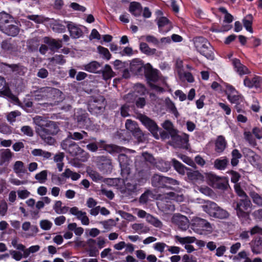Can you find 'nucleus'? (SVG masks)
Returning <instances> with one entry per match:
<instances>
[{
	"label": "nucleus",
	"instance_id": "f257e3e1",
	"mask_svg": "<svg viewBox=\"0 0 262 262\" xmlns=\"http://www.w3.org/2000/svg\"><path fill=\"white\" fill-rule=\"evenodd\" d=\"M33 123L35 125L36 134L44 142L50 145H54L55 140L52 136L56 135L59 130L57 123L40 116L33 117Z\"/></svg>",
	"mask_w": 262,
	"mask_h": 262
},
{
	"label": "nucleus",
	"instance_id": "f03ea898",
	"mask_svg": "<svg viewBox=\"0 0 262 262\" xmlns=\"http://www.w3.org/2000/svg\"><path fill=\"white\" fill-rule=\"evenodd\" d=\"M130 68L133 71L138 72H140L142 68H144L145 76L150 87L157 92L163 91L162 88L153 83L159 80L160 76L159 71L154 69L149 63L144 65L141 60L135 59L130 63Z\"/></svg>",
	"mask_w": 262,
	"mask_h": 262
},
{
	"label": "nucleus",
	"instance_id": "7ed1b4c3",
	"mask_svg": "<svg viewBox=\"0 0 262 262\" xmlns=\"http://www.w3.org/2000/svg\"><path fill=\"white\" fill-rule=\"evenodd\" d=\"M164 198L165 200L158 202L157 206L162 211L166 213L173 212L175 210L174 206L171 202H169L167 200H174L179 202H181L184 200L183 194H178L174 192H170L164 194Z\"/></svg>",
	"mask_w": 262,
	"mask_h": 262
},
{
	"label": "nucleus",
	"instance_id": "20e7f679",
	"mask_svg": "<svg viewBox=\"0 0 262 262\" xmlns=\"http://www.w3.org/2000/svg\"><path fill=\"white\" fill-rule=\"evenodd\" d=\"M203 210L210 216L220 219H226L229 216V213L225 209L219 206L215 203L205 201L202 206Z\"/></svg>",
	"mask_w": 262,
	"mask_h": 262
},
{
	"label": "nucleus",
	"instance_id": "39448f33",
	"mask_svg": "<svg viewBox=\"0 0 262 262\" xmlns=\"http://www.w3.org/2000/svg\"><path fill=\"white\" fill-rule=\"evenodd\" d=\"M193 43L196 50L202 55L207 59H213L212 48L206 39L202 37H195L193 39Z\"/></svg>",
	"mask_w": 262,
	"mask_h": 262
},
{
	"label": "nucleus",
	"instance_id": "423d86ee",
	"mask_svg": "<svg viewBox=\"0 0 262 262\" xmlns=\"http://www.w3.org/2000/svg\"><path fill=\"white\" fill-rule=\"evenodd\" d=\"M141 161H136L135 166L139 177L147 178L148 177V166L147 162L153 163L154 159L152 155L147 152H144L140 157Z\"/></svg>",
	"mask_w": 262,
	"mask_h": 262
},
{
	"label": "nucleus",
	"instance_id": "0eeeda50",
	"mask_svg": "<svg viewBox=\"0 0 262 262\" xmlns=\"http://www.w3.org/2000/svg\"><path fill=\"white\" fill-rule=\"evenodd\" d=\"M233 206L239 218H246L248 216L247 210L250 207L251 202L248 198L243 199L238 202H234Z\"/></svg>",
	"mask_w": 262,
	"mask_h": 262
},
{
	"label": "nucleus",
	"instance_id": "6e6552de",
	"mask_svg": "<svg viewBox=\"0 0 262 262\" xmlns=\"http://www.w3.org/2000/svg\"><path fill=\"white\" fill-rule=\"evenodd\" d=\"M138 119L146 128L157 139H159V127L156 122L149 118L143 115H139Z\"/></svg>",
	"mask_w": 262,
	"mask_h": 262
},
{
	"label": "nucleus",
	"instance_id": "1a4fd4ad",
	"mask_svg": "<svg viewBox=\"0 0 262 262\" xmlns=\"http://www.w3.org/2000/svg\"><path fill=\"white\" fill-rule=\"evenodd\" d=\"M171 222L182 231H186L189 227L190 223L188 218L179 213L173 214Z\"/></svg>",
	"mask_w": 262,
	"mask_h": 262
},
{
	"label": "nucleus",
	"instance_id": "9d476101",
	"mask_svg": "<svg viewBox=\"0 0 262 262\" xmlns=\"http://www.w3.org/2000/svg\"><path fill=\"white\" fill-rule=\"evenodd\" d=\"M58 90L51 87L41 88L34 93L35 99L40 100L50 96L53 94H60Z\"/></svg>",
	"mask_w": 262,
	"mask_h": 262
},
{
	"label": "nucleus",
	"instance_id": "9b49d317",
	"mask_svg": "<svg viewBox=\"0 0 262 262\" xmlns=\"http://www.w3.org/2000/svg\"><path fill=\"white\" fill-rule=\"evenodd\" d=\"M171 137L172 145L176 147H185L188 142V136L185 134L180 136L176 133H173Z\"/></svg>",
	"mask_w": 262,
	"mask_h": 262
},
{
	"label": "nucleus",
	"instance_id": "f8f14e48",
	"mask_svg": "<svg viewBox=\"0 0 262 262\" xmlns=\"http://www.w3.org/2000/svg\"><path fill=\"white\" fill-rule=\"evenodd\" d=\"M70 213L75 216L76 218L81 221V223L83 225H89L90 220L86 215L85 212L79 210L77 207H73L70 208Z\"/></svg>",
	"mask_w": 262,
	"mask_h": 262
},
{
	"label": "nucleus",
	"instance_id": "ddd939ff",
	"mask_svg": "<svg viewBox=\"0 0 262 262\" xmlns=\"http://www.w3.org/2000/svg\"><path fill=\"white\" fill-rule=\"evenodd\" d=\"M193 226L195 227L194 230L197 232L199 230L201 231H209L210 232L212 230V227L209 223H208L205 220L196 218L194 220ZM200 234H202V232H199Z\"/></svg>",
	"mask_w": 262,
	"mask_h": 262
},
{
	"label": "nucleus",
	"instance_id": "4468645a",
	"mask_svg": "<svg viewBox=\"0 0 262 262\" xmlns=\"http://www.w3.org/2000/svg\"><path fill=\"white\" fill-rule=\"evenodd\" d=\"M246 157L249 162L254 167L260 169L262 168V159L251 149H248Z\"/></svg>",
	"mask_w": 262,
	"mask_h": 262
},
{
	"label": "nucleus",
	"instance_id": "2eb2a0df",
	"mask_svg": "<svg viewBox=\"0 0 262 262\" xmlns=\"http://www.w3.org/2000/svg\"><path fill=\"white\" fill-rule=\"evenodd\" d=\"M21 228L24 231V236L26 238L35 236L39 231L37 226L32 225L30 222L28 221L23 223Z\"/></svg>",
	"mask_w": 262,
	"mask_h": 262
},
{
	"label": "nucleus",
	"instance_id": "dca6fc26",
	"mask_svg": "<svg viewBox=\"0 0 262 262\" xmlns=\"http://www.w3.org/2000/svg\"><path fill=\"white\" fill-rule=\"evenodd\" d=\"M226 94L227 95V98L232 103H238L241 98V95L235 90V89L230 85H228L226 89Z\"/></svg>",
	"mask_w": 262,
	"mask_h": 262
},
{
	"label": "nucleus",
	"instance_id": "f3484780",
	"mask_svg": "<svg viewBox=\"0 0 262 262\" xmlns=\"http://www.w3.org/2000/svg\"><path fill=\"white\" fill-rule=\"evenodd\" d=\"M104 98L100 96L98 99H94L89 103V109L90 111L96 113H99L105 106Z\"/></svg>",
	"mask_w": 262,
	"mask_h": 262
},
{
	"label": "nucleus",
	"instance_id": "a211bd4d",
	"mask_svg": "<svg viewBox=\"0 0 262 262\" xmlns=\"http://www.w3.org/2000/svg\"><path fill=\"white\" fill-rule=\"evenodd\" d=\"M70 36L73 38H79L83 35L82 30L75 24L71 21H66Z\"/></svg>",
	"mask_w": 262,
	"mask_h": 262
},
{
	"label": "nucleus",
	"instance_id": "6ab92c4d",
	"mask_svg": "<svg viewBox=\"0 0 262 262\" xmlns=\"http://www.w3.org/2000/svg\"><path fill=\"white\" fill-rule=\"evenodd\" d=\"M157 24L159 32L163 34L167 33L172 28V24L165 17H160Z\"/></svg>",
	"mask_w": 262,
	"mask_h": 262
},
{
	"label": "nucleus",
	"instance_id": "aec40b11",
	"mask_svg": "<svg viewBox=\"0 0 262 262\" xmlns=\"http://www.w3.org/2000/svg\"><path fill=\"white\" fill-rule=\"evenodd\" d=\"M98 166L100 170L103 173L111 172L113 169L111 160L103 156L99 158Z\"/></svg>",
	"mask_w": 262,
	"mask_h": 262
},
{
	"label": "nucleus",
	"instance_id": "412c9836",
	"mask_svg": "<svg viewBox=\"0 0 262 262\" xmlns=\"http://www.w3.org/2000/svg\"><path fill=\"white\" fill-rule=\"evenodd\" d=\"M262 78L258 76H254L252 78L246 77L244 80V84L249 88L253 87L258 88L260 86Z\"/></svg>",
	"mask_w": 262,
	"mask_h": 262
},
{
	"label": "nucleus",
	"instance_id": "4be33fe9",
	"mask_svg": "<svg viewBox=\"0 0 262 262\" xmlns=\"http://www.w3.org/2000/svg\"><path fill=\"white\" fill-rule=\"evenodd\" d=\"M13 170L14 172L20 178L25 174L28 173L25 164L21 161H16L14 162L13 165Z\"/></svg>",
	"mask_w": 262,
	"mask_h": 262
},
{
	"label": "nucleus",
	"instance_id": "5701e85b",
	"mask_svg": "<svg viewBox=\"0 0 262 262\" xmlns=\"http://www.w3.org/2000/svg\"><path fill=\"white\" fill-rule=\"evenodd\" d=\"M125 127L127 130L132 133L134 136L140 137L142 134L136 122L132 120L127 119L126 121Z\"/></svg>",
	"mask_w": 262,
	"mask_h": 262
},
{
	"label": "nucleus",
	"instance_id": "b1692460",
	"mask_svg": "<svg viewBox=\"0 0 262 262\" xmlns=\"http://www.w3.org/2000/svg\"><path fill=\"white\" fill-rule=\"evenodd\" d=\"M187 178L194 183H200L205 180V177L198 171H188Z\"/></svg>",
	"mask_w": 262,
	"mask_h": 262
},
{
	"label": "nucleus",
	"instance_id": "393cba45",
	"mask_svg": "<svg viewBox=\"0 0 262 262\" xmlns=\"http://www.w3.org/2000/svg\"><path fill=\"white\" fill-rule=\"evenodd\" d=\"M232 64L233 65L235 71L241 76L243 75L248 74L250 73L248 68L242 64L239 60L237 59H234L232 60Z\"/></svg>",
	"mask_w": 262,
	"mask_h": 262
},
{
	"label": "nucleus",
	"instance_id": "a878e982",
	"mask_svg": "<svg viewBox=\"0 0 262 262\" xmlns=\"http://www.w3.org/2000/svg\"><path fill=\"white\" fill-rule=\"evenodd\" d=\"M101 64L97 61H94L82 66L81 69L91 73H98L100 71Z\"/></svg>",
	"mask_w": 262,
	"mask_h": 262
},
{
	"label": "nucleus",
	"instance_id": "bb28decb",
	"mask_svg": "<svg viewBox=\"0 0 262 262\" xmlns=\"http://www.w3.org/2000/svg\"><path fill=\"white\" fill-rule=\"evenodd\" d=\"M130 228L134 233L139 234H145L150 231L149 228L143 223H134L130 225Z\"/></svg>",
	"mask_w": 262,
	"mask_h": 262
},
{
	"label": "nucleus",
	"instance_id": "cd10ccee",
	"mask_svg": "<svg viewBox=\"0 0 262 262\" xmlns=\"http://www.w3.org/2000/svg\"><path fill=\"white\" fill-rule=\"evenodd\" d=\"M250 245L252 252L256 254H259L262 251V237H255Z\"/></svg>",
	"mask_w": 262,
	"mask_h": 262
},
{
	"label": "nucleus",
	"instance_id": "c85d7f7f",
	"mask_svg": "<svg viewBox=\"0 0 262 262\" xmlns=\"http://www.w3.org/2000/svg\"><path fill=\"white\" fill-rule=\"evenodd\" d=\"M14 18L9 14L4 12L0 13V28L2 30L3 27L7 26L9 23H14Z\"/></svg>",
	"mask_w": 262,
	"mask_h": 262
},
{
	"label": "nucleus",
	"instance_id": "c756f323",
	"mask_svg": "<svg viewBox=\"0 0 262 262\" xmlns=\"http://www.w3.org/2000/svg\"><path fill=\"white\" fill-rule=\"evenodd\" d=\"M167 178L159 174H155L151 179L152 185L156 187H163L165 186V182Z\"/></svg>",
	"mask_w": 262,
	"mask_h": 262
},
{
	"label": "nucleus",
	"instance_id": "7c9ffc66",
	"mask_svg": "<svg viewBox=\"0 0 262 262\" xmlns=\"http://www.w3.org/2000/svg\"><path fill=\"white\" fill-rule=\"evenodd\" d=\"M227 142L222 136H219L215 143V150L218 153H222L226 148Z\"/></svg>",
	"mask_w": 262,
	"mask_h": 262
},
{
	"label": "nucleus",
	"instance_id": "2f4dec72",
	"mask_svg": "<svg viewBox=\"0 0 262 262\" xmlns=\"http://www.w3.org/2000/svg\"><path fill=\"white\" fill-rule=\"evenodd\" d=\"M4 33L9 36H16L19 31L18 27L13 24L8 25L5 27H3L1 30Z\"/></svg>",
	"mask_w": 262,
	"mask_h": 262
},
{
	"label": "nucleus",
	"instance_id": "473e14b6",
	"mask_svg": "<svg viewBox=\"0 0 262 262\" xmlns=\"http://www.w3.org/2000/svg\"><path fill=\"white\" fill-rule=\"evenodd\" d=\"M43 42L48 45L51 50L58 49L62 46L61 40H56L48 37L43 38Z\"/></svg>",
	"mask_w": 262,
	"mask_h": 262
},
{
	"label": "nucleus",
	"instance_id": "72a5a7b5",
	"mask_svg": "<svg viewBox=\"0 0 262 262\" xmlns=\"http://www.w3.org/2000/svg\"><path fill=\"white\" fill-rule=\"evenodd\" d=\"M228 164L229 161L228 159L224 157L216 159L214 162V166L216 169L222 170L226 168Z\"/></svg>",
	"mask_w": 262,
	"mask_h": 262
},
{
	"label": "nucleus",
	"instance_id": "f704fd0d",
	"mask_svg": "<svg viewBox=\"0 0 262 262\" xmlns=\"http://www.w3.org/2000/svg\"><path fill=\"white\" fill-rule=\"evenodd\" d=\"M13 153L9 149H2L0 150V159L2 162H8L12 158Z\"/></svg>",
	"mask_w": 262,
	"mask_h": 262
},
{
	"label": "nucleus",
	"instance_id": "c9c22d12",
	"mask_svg": "<svg viewBox=\"0 0 262 262\" xmlns=\"http://www.w3.org/2000/svg\"><path fill=\"white\" fill-rule=\"evenodd\" d=\"M53 208L55 212L59 214H65L70 210L68 207L62 206V203L61 201H55Z\"/></svg>",
	"mask_w": 262,
	"mask_h": 262
},
{
	"label": "nucleus",
	"instance_id": "e433bc0d",
	"mask_svg": "<svg viewBox=\"0 0 262 262\" xmlns=\"http://www.w3.org/2000/svg\"><path fill=\"white\" fill-rule=\"evenodd\" d=\"M77 120L78 124L81 127L88 128L91 125V121L84 113L82 114L80 116H77Z\"/></svg>",
	"mask_w": 262,
	"mask_h": 262
},
{
	"label": "nucleus",
	"instance_id": "4c0bfd02",
	"mask_svg": "<svg viewBox=\"0 0 262 262\" xmlns=\"http://www.w3.org/2000/svg\"><path fill=\"white\" fill-rule=\"evenodd\" d=\"M101 71L103 78L105 80L111 79L115 75V73L112 69V68L108 64L105 65Z\"/></svg>",
	"mask_w": 262,
	"mask_h": 262
},
{
	"label": "nucleus",
	"instance_id": "58836bf2",
	"mask_svg": "<svg viewBox=\"0 0 262 262\" xmlns=\"http://www.w3.org/2000/svg\"><path fill=\"white\" fill-rule=\"evenodd\" d=\"M61 176L64 177L66 179L71 178L72 181H77L81 177L79 173L72 171L69 168H66L64 172L61 173Z\"/></svg>",
	"mask_w": 262,
	"mask_h": 262
},
{
	"label": "nucleus",
	"instance_id": "ea45409f",
	"mask_svg": "<svg viewBox=\"0 0 262 262\" xmlns=\"http://www.w3.org/2000/svg\"><path fill=\"white\" fill-rule=\"evenodd\" d=\"M174 238L177 242H179L182 245L193 243L196 241V238L194 236L181 237L179 235H176Z\"/></svg>",
	"mask_w": 262,
	"mask_h": 262
},
{
	"label": "nucleus",
	"instance_id": "a19ab883",
	"mask_svg": "<svg viewBox=\"0 0 262 262\" xmlns=\"http://www.w3.org/2000/svg\"><path fill=\"white\" fill-rule=\"evenodd\" d=\"M86 173L92 180L95 182H99L103 180V177L98 172L91 168H88L86 169Z\"/></svg>",
	"mask_w": 262,
	"mask_h": 262
},
{
	"label": "nucleus",
	"instance_id": "79ce46f5",
	"mask_svg": "<svg viewBox=\"0 0 262 262\" xmlns=\"http://www.w3.org/2000/svg\"><path fill=\"white\" fill-rule=\"evenodd\" d=\"M130 12L136 16L140 15L142 9L140 5L136 2L132 3L129 6Z\"/></svg>",
	"mask_w": 262,
	"mask_h": 262
},
{
	"label": "nucleus",
	"instance_id": "37998d69",
	"mask_svg": "<svg viewBox=\"0 0 262 262\" xmlns=\"http://www.w3.org/2000/svg\"><path fill=\"white\" fill-rule=\"evenodd\" d=\"M253 19V17L252 15L251 14H248L246 15L243 20L244 27L248 31L251 33L252 32V24Z\"/></svg>",
	"mask_w": 262,
	"mask_h": 262
},
{
	"label": "nucleus",
	"instance_id": "c03bdc74",
	"mask_svg": "<svg viewBox=\"0 0 262 262\" xmlns=\"http://www.w3.org/2000/svg\"><path fill=\"white\" fill-rule=\"evenodd\" d=\"M87 244L90 249L89 250V255L90 256H96L98 254V251L95 249L94 247L96 244V241L93 239H90L88 241Z\"/></svg>",
	"mask_w": 262,
	"mask_h": 262
},
{
	"label": "nucleus",
	"instance_id": "a18cd8bd",
	"mask_svg": "<svg viewBox=\"0 0 262 262\" xmlns=\"http://www.w3.org/2000/svg\"><path fill=\"white\" fill-rule=\"evenodd\" d=\"M83 152V150L75 142H73L68 152L72 156H77L82 154Z\"/></svg>",
	"mask_w": 262,
	"mask_h": 262
},
{
	"label": "nucleus",
	"instance_id": "49530a36",
	"mask_svg": "<svg viewBox=\"0 0 262 262\" xmlns=\"http://www.w3.org/2000/svg\"><path fill=\"white\" fill-rule=\"evenodd\" d=\"M172 163L174 169L182 175L185 174L186 170H188L182 163L176 159H172Z\"/></svg>",
	"mask_w": 262,
	"mask_h": 262
},
{
	"label": "nucleus",
	"instance_id": "de8ad7c7",
	"mask_svg": "<svg viewBox=\"0 0 262 262\" xmlns=\"http://www.w3.org/2000/svg\"><path fill=\"white\" fill-rule=\"evenodd\" d=\"M97 51L102 58L107 60L110 59L111 57V54L107 48L99 46L97 47Z\"/></svg>",
	"mask_w": 262,
	"mask_h": 262
},
{
	"label": "nucleus",
	"instance_id": "09e8293b",
	"mask_svg": "<svg viewBox=\"0 0 262 262\" xmlns=\"http://www.w3.org/2000/svg\"><path fill=\"white\" fill-rule=\"evenodd\" d=\"M147 222L157 228H161L163 226L162 223L158 219L151 214L147 216Z\"/></svg>",
	"mask_w": 262,
	"mask_h": 262
},
{
	"label": "nucleus",
	"instance_id": "8fccbe9b",
	"mask_svg": "<svg viewBox=\"0 0 262 262\" xmlns=\"http://www.w3.org/2000/svg\"><path fill=\"white\" fill-rule=\"evenodd\" d=\"M231 155L232 159L231 163L233 166H236L238 163L239 159L242 158V155L236 149L232 150Z\"/></svg>",
	"mask_w": 262,
	"mask_h": 262
},
{
	"label": "nucleus",
	"instance_id": "3c124183",
	"mask_svg": "<svg viewBox=\"0 0 262 262\" xmlns=\"http://www.w3.org/2000/svg\"><path fill=\"white\" fill-rule=\"evenodd\" d=\"M227 187V181L224 178L219 177L212 187L220 189H225Z\"/></svg>",
	"mask_w": 262,
	"mask_h": 262
},
{
	"label": "nucleus",
	"instance_id": "603ef678",
	"mask_svg": "<svg viewBox=\"0 0 262 262\" xmlns=\"http://www.w3.org/2000/svg\"><path fill=\"white\" fill-rule=\"evenodd\" d=\"M31 153L34 156H40L46 159H48L51 156L50 152L41 149H34L31 151Z\"/></svg>",
	"mask_w": 262,
	"mask_h": 262
},
{
	"label": "nucleus",
	"instance_id": "864d4df0",
	"mask_svg": "<svg viewBox=\"0 0 262 262\" xmlns=\"http://www.w3.org/2000/svg\"><path fill=\"white\" fill-rule=\"evenodd\" d=\"M87 136V133L84 131H82L80 133L74 132L73 134L70 133L68 135V138L75 140H79Z\"/></svg>",
	"mask_w": 262,
	"mask_h": 262
},
{
	"label": "nucleus",
	"instance_id": "5fc2aeb1",
	"mask_svg": "<svg viewBox=\"0 0 262 262\" xmlns=\"http://www.w3.org/2000/svg\"><path fill=\"white\" fill-rule=\"evenodd\" d=\"M48 171L44 170L41 172L36 174L35 179L38 181L40 183H45L47 180Z\"/></svg>",
	"mask_w": 262,
	"mask_h": 262
},
{
	"label": "nucleus",
	"instance_id": "6e6d98bb",
	"mask_svg": "<svg viewBox=\"0 0 262 262\" xmlns=\"http://www.w3.org/2000/svg\"><path fill=\"white\" fill-rule=\"evenodd\" d=\"M157 168L162 171H167L170 167V164L168 162L160 160L156 163Z\"/></svg>",
	"mask_w": 262,
	"mask_h": 262
},
{
	"label": "nucleus",
	"instance_id": "4d7b16f0",
	"mask_svg": "<svg viewBox=\"0 0 262 262\" xmlns=\"http://www.w3.org/2000/svg\"><path fill=\"white\" fill-rule=\"evenodd\" d=\"M66 179L64 177H62L61 174L59 175L57 174H52L51 181L52 182L58 185H61L65 183Z\"/></svg>",
	"mask_w": 262,
	"mask_h": 262
},
{
	"label": "nucleus",
	"instance_id": "13d9d810",
	"mask_svg": "<svg viewBox=\"0 0 262 262\" xmlns=\"http://www.w3.org/2000/svg\"><path fill=\"white\" fill-rule=\"evenodd\" d=\"M219 10L221 12L225 14L224 18V23L230 24L233 21V16L228 12L226 8H225L224 7H220L219 8Z\"/></svg>",
	"mask_w": 262,
	"mask_h": 262
},
{
	"label": "nucleus",
	"instance_id": "bf43d9fd",
	"mask_svg": "<svg viewBox=\"0 0 262 262\" xmlns=\"http://www.w3.org/2000/svg\"><path fill=\"white\" fill-rule=\"evenodd\" d=\"M205 178L208 184L212 187L214 183L216 182V181L219 177L215 174L210 172L205 173Z\"/></svg>",
	"mask_w": 262,
	"mask_h": 262
},
{
	"label": "nucleus",
	"instance_id": "052dcab7",
	"mask_svg": "<svg viewBox=\"0 0 262 262\" xmlns=\"http://www.w3.org/2000/svg\"><path fill=\"white\" fill-rule=\"evenodd\" d=\"M165 102L167 107L176 117H178L179 116V113L177 110L174 103L169 98L166 99Z\"/></svg>",
	"mask_w": 262,
	"mask_h": 262
},
{
	"label": "nucleus",
	"instance_id": "680f3d73",
	"mask_svg": "<svg viewBox=\"0 0 262 262\" xmlns=\"http://www.w3.org/2000/svg\"><path fill=\"white\" fill-rule=\"evenodd\" d=\"M140 49L142 52L148 55L155 53L156 51L155 49H151L145 42L140 43Z\"/></svg>",
	"mask_w": 262,
	"mask_h": 262
},
{
	"label": "nucleus",
	"instance_id": "e2e57ef3",
	"mask_svg": "<svg viewBox=\"0 0 262 262\" xmlns=\"http://www.w3.org/2000/svg\"><path fill=\"white\" fill-rule=\"evenodd\" d=\"M3 94L7 96L10 100L16 104H19V100L18 98L13 95L9 89H6L3 92Z\"/></svg>",
	"mask_w": 262,
	"mask_h": 262
},
{
	"label": "nucleus",
	"instance_id": "0e129e2a",
	"mask_svg": "<svg viewBox=\"0 0 262 262\" xmlns=\"http://www.w3.org/2000/svg\"><path fill=\"white\" fill-rule=\"evenodd\" d=\"M141 38L143 39L147 42L152 43L155 46L158 45L159 43L158 39L155 36L151 35L142 36L141 37Z\"/></svg>",
	"mask_w": 262,
	"mask_h": 262
},
{
	"label": "nucleus",
	"instance_id": "69168bd1",
	"mask_svg": "<svg viewBox=\"0 0 262 262\" xmlns=\"http://www.w3.org/2000/svg\"><path fill=\"white\" fill-rule=\"evenodd\" d=\"M118 161L120 163V167L129 165L130 160L124 154H120L118 156Z\"/></svg>",
	"mask_w": 262,
	"mask_h": 262
},
{
	"label": "nucleus",
	"instance_id": "338daca9",
	"mask_svg": "<svg viewBox=\"0 0 262 262\" xmlns=\"http://www.w3.org/2000/svg\"><path fill=\"white\" fill-rule=\"evenodd\" d=\"M68 137L62 141L60 144V146L62 149L69 152L70 148L71 147L74 141L71 140Z\"/></svg>",
	"mask_w": 262,
	"mask_h": 262
},
{
	"label": "nucleus",
	"instance_id": "774afa93",
	"mask_svg": "<svg viewBox=\"0 0 262 262\" xmlns=\"http://www.w3.org/2000/svg\"><path fill=\"white\" fill-rule=\"evenodd\" d=\"M21 113L18 111H12L9 113L7 116V119L9 122L12 123L15 121V118L20 116Z\"/></svg>",
	"mask_w": 262,
	"mask_h": 262
}]
</instances>
